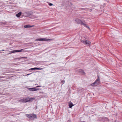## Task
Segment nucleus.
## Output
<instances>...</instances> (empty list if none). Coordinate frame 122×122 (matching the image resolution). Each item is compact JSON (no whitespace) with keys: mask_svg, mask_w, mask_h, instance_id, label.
<instances>
[{"mask_svg":"<svg viewBox=\"0 0 122 122\" xmlns=\"http://www.w3.org/2000/svg\"><path fill=\"white\" fill-rule=\"evenodd\" d=\"M100 80L99 76H98V78L97 79L95 82V84H98V85L100 83Z\"/></svg>","mask_w":122,"mask_h":122,"instance_id":"obj_6","label":"nucleus"},{"mask_svg":"<svg viewBox=\"0 0 122 122\" xmlns=\"http://www.w3.org/2000/svg\"><path fill=\"white\" fill-rule=\"evenodd\" d=\"M17 52V51L16 50L12 51H10V53H15V52Z\"/></svg>","mask_w":122,"mask_h":122,"instance_id":"obj_12","label":"nucleus"},{"mask_svg":"<svg viewBox=\"0 0 122 122\" xmlns=\"http://www.w3.org/2000/svg\"><path fill=\"white\" fill-rule=\"evenodd\" d=\"M74 106L73 104L72 103L71 101L69 103V107L71 108Z\"/></svg>","mask_w":122,"mask_h":122,"instance_id":"obj_8","label":"nucleus"},{"mask_svg":"<svg viewBox=\"0 0 122 122\" xmlns=\"http://www.w3.org/2000/svg\"><path fill=\"white\" fill-rule=\"evenodd\" d=\"M43 68H38V70H42Z\"/></svg>","mask_w":122,"mask_h":122,"instance_id":"obj_18","label":"nucleus"},{"mask_svg":"<svg viewBox=\"0 0 122 122\" xmlns=\"http://www.w3.org/2000/svg\"><path fill=\"white\" fill-rule=\"evenodd\" d=\"M17 52H20L22 51H23V49H21L20 50H17Z\"/></svg>","mask_w":122,"mask_h":122,"instance_id":"obj_16","label":"nucleus"},{"mask_svg":"<svg viewBox=\"0 0 122 122\" xmlns=\"http://www.w3.org/2000/svg\"><path fill=\"white\" fill-rule=\"evenodd\" d=\"M51 39H46V38H39L35 40L36 41H48L51 40Z\"/></svg>","mask_w":122,"mask_h":122,"instance_id":"obj_4","label":"nucleus"},{"mask_svg":"<svg viewBox=\"0 0 122 122\" xmlns=\"http://www.w3.org/2000/svg\"><path fill=\"white\" fill-rule=\"evenodd\" d=\"M20 58H26V57H21Z\"/></svg>","mask_w":122,"mask_h":122,"instance_id":"obj_21","label":"nucleus"},{"mask_svg":"<svg viewBox=\"0 0 122 122\" xmlns=\"http://www.w3.org/2000/svg\"><path fill=\"white\" fill-rule=\"evenodd\" d=\"M65 81L64 80H62L61 82V84L62 85L63 84L65 83Z\"/></svg>","mask_w":122,"mask_h":122,"instance_id":"obj_17","label":"nucleus"},{"mask_svg":"<svg viewBox=\"0 0 122 122\" xmlns=\"http://www.w3.org/2000/svg\"><path fill=\"white\" fill-rule=\"evenodd\" d=\"M75 22L79 24H81V23H82V21L80 20L79 19H76L75 20Z\"/></svg>","mask_w":122,"mask_h":122,"instance_id":"obj_7","label":"nucleus"},{"mask_svg":"<svg viewBox=\"0 0 122 122\" xmlns=\"http://www.w3.org/2000/svg\"><path fill=\"white\" fill-rule=\"evenodd\" d=\"M41 86H36L35 87L36 88V87H41Z\"/></svg>","mask_w":122,"mask_h":122,"instance_id":"obj_20","label":"nucleus"},{"mask_svg":"<svg viewBox=\"0 0 122 122\" xmlns=\"http://www.w3.org/2000/svg\"><path fill=\"white\" fill-rule=\"evenodd\" d=\"M21 12H20L18 13L16 15V16L17 17H20V15L21 14Z\"/></svg>","mask_w":122,"mask_h":122,"instance_id":"obj_11","label":"nucleus"},{"mask_svg":"<svg viewBox=\"0 0 122 122\" xmlns=\"http://www.w3.org/2000/svg\"><path fill=\"white\" fill-rule=\"evenodd\" d=\"M30 70H38V68L35 67L33 68H31L29 69Z\"/></svg>","mask_w":122,"mask_h":122,"instance_id":"obj_13","label":"nucleus"},{"mask_svg":"<svg viewBox=\"0 0 122 122\" xmlns=\"http://www.w3.org/2000/svg\"><path fill=\"white\" fill-rule=\"evenodd\" d=\"M33 99V98H30L27 97L25 98H23L20 100V102L23 103H25L28 102H31V101Z\"/></svg>","mask_w":122,"mask_h":122,"instance_id":"obj_1","label":"nucleus"},{"mask_svg":"<svg viewBox=\"0 0 122 122\" xmlns=\"http://www.w3.org/2000/svg\"><path fill=\"white\" fill-rule=\"evenodd\" d=\"M81 25H84L86 27H87V26L86 25L84 24V23H83L82 22V23H81Z\"/></svg>","mask_w":122,"mask_h":122,"instance_id":"obj_15","label":"nucleus"},{"mask_svg":"<svg viewBox=\"0 0 122 122\" xmlns=\"http://www.w3.org/2000/svg\"><path fill=\"white\" fill-rule=\"evenodd\" d=\"M49 5L50 6H52L53 5V4L52 3H49Z\"/></svg>","mask_w":122,"mask_h":122,"instance_id":"obj_19","label":"nucleus"},{"mask_svg":"<svg viewBox=\"0 0 122 122\" xmlns=\"http://www.w3.org/2000/svg\"><path fill=\"white\" fill-rule=\"evenodd\" d=\"M68 122H69V121H68Z\"/></svg>","mask_w":122,"mask_h":122,"instance_id":"obj_24","label":"nucleus"},{"mask_svg":"<svg viewBox=\"0 0 122 122\" xmlns=\"http://www.w3.org/2000/svg\"><path fill=\"white\" fill-rule=\"evenodd\" d=\"M28 90H30V91H35L39 90V89H36L35 87L33 88H28Z\"/></svg>","mask_w":122,"mask_h":122,"instance_id":"obj_5","label":"nucleus"},{"mask_svg":"<svg viewBox=\"0 0 122 122\" xmlns=\"http://www.w3.org/2000/svg\"><path fill=\"white\" fill-rule=\"evenodd\" d=\"M81 25H84L86 27H87V26L86 25L84 24V23H83L82 22V23H81Z\"/></svg>","mask_w":122,"mask_h":122,"instance_id":"obj_14","label":"nucleus"},{"mask_svg":"<svg viewBox=\"0 0 122 122\" xmlns=\"http://www.w3.org/2000/svg\"><path fill=\"white\" fill-rule=\"evenodd\" d=\"M31 74H31H27V75H30V74Z\"/></svg>","mask_w":122,"mask_h":122,"instance_id":"obj_22","label":"nucleus"},{"mask_svg":"<svg viewBox=\"0 0 122 122\" xmlns=\"http://www.w3.org/2000/svg\"><path fill=\"white\" fill-rule=\"evenodd\" d=\"M80 41L82 43L85 45L87 44L89 45L91 43V42L88 40H87L85 39L83 40L81 39V40Z\"/></svg>","mask_w":122,"mask_h":122,"instance_id":"obj_3","label":"nucleus"},{"mask_svg":"<svg viewBox=\"0 0 122 122\" xmlns=\"http://www.w3.org/2000/svg\"><path fill=\"white\" fill-rule=\"evenodd\" d=\"M1 51H5V50H1Z\"/></svg>","mask_w":122,"mask_h":122,"instance_id":"obj_23","label":"nucleus"},{"mask_svg":"<svg viewBox=\"0 0 122 122\" xmlns=\"http://www.w3.org/2000/svg\"><path fill=\"white\" fill-rule=\"evenodd\" d=\"M98 85V84H95V82H94L93 83L91 84L90 86H95Z\"/></svg>","mask_w":122,"mask_h":122,"instance_id":"obj_9","label":"nucleus"},{"mask_svg":"<svg viewBox=\"0 0 122 122\" xmlns=\"http://www.w3.org/2000/svg\"><path fill=\"white\" fill-rule=\"evenodd\" d=\"M26 115L27 117L30 119H34L37 117L36 115L34 114H26Z\"/></svg>","mask_w":122,"mask_h":122,"instance_id":"obj_2","label":"nucleus"},{"mask_svg":"<svg viewBox=\"0 0 122 122\" xmlns=\"http://www.w3.org/2000/svg\"><path fill=\"white\" fill-rule=\"evenodd\" d=\"M33 25H32V26H30V25H25L24 26V27L25 28H27L30 27H33Z\"/></svg>","mask_w":122,"mask_h":122,"instance_id":"obj_10","label":"nucleus"}]
</instances>
